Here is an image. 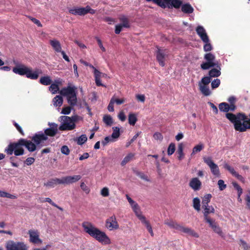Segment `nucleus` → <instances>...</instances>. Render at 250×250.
I'll return each mask as SVG.
<instances>
[{
  "label": "nucleus",
  "instance_id": "nucleus-1",
  "mask_svg": "<svg viewBox=\"0 0 250 250\" xmlns=\"http://www.w3.org/2000/svg\"><path fill=\"white\" fill-rule=\"evenodd\" d=\"M82 227L86 233L101 244L109 245L111 243L110 239L106 234L91 223L84 222L82 224Z\"/></svg>",
  "mask_w": 250,
  "mask_h": 250
},
{
  "label": "nucleus",
  "instance_id": "nucleus-2",
  "mask_svg": "<svg viewBox=\"0 0 250 250\" xmlns=\"http://www.w3.org/2000/svg\"><path fill=\"white\" fill-rule=\"evenodd\" d=\"M226 117L234 125V128L237 131L244 132L250 129V114L246 116L244 114L239 113L235 115L231 113L226 114Z\"/></svg>",
  "mask_w": 250,
  "mask_h": 250
},
{
  "label": "nucleus",
  "instance_id": "nucleus-3",
  "mask_svg": "<svg viewBox=\"0 0 250 250\" xmlns=\"http://www.w3.org/2000/svg\"><path fill=\"white\" fill-rule=\"evenodd\" d=\"M50 127L45 130L44 132H39L35 134L32 137V140L37 145L41 146H46L49 144L48 136H55L58 131V125L54 123H49Z\"/></svg>",
  "mask_w": 250,
  "mask_h": 250
},
{
  "label": "nucleus",
  "instance_id": "nucleus-4",
  "mask_svg": "<svg viewBox=\"0 0 250 250\" xmlns=\"http://www.w3.org/2000/svg\"><path fill=\"white\" fill-rule=\"evenodd\" d=\"M13 72L21 76L25 75L26 78L31 80H37L39 75L42 74V70L39 68L33 69L24 64H19L13 68Z\"/></svg>",
  "mask_w": 250,
  "mask_h": 250
},
{
  "label": "nucleus",
  "instance_id": "nucleus-5",
  "mask_svg": "<svg viewBox=\"0 0 250 250\" xmlns=\"http://www.w3.org/2000/svg\"><path fill=\"white\" fill-rule=\"evenodd\" d=\"M21 142V139L14 143L10 144L5 148V151L8 155H12L13 153L15 156H21L24 154V150L23 148V145Z\"/></svg>",
  "mask_w": 250,
  "mask_h": 250
},
{
  "label": "nucleus",
  "instance_id": "nucleus-6",
  "mask_svg": "<svg viewBox=\"0 0 250 250\" xmlns=\"http://www.w3.org/2000/svg\"><path fill=\"white\" fill-rule=\"evenodd\" d=\"M147 1H152L162 8H170L174 7L175 8H179L182 4L180 0H146Z\"/></svg>",
  "mask_w": 250,
  "mask_h": 250
},
{
  "label": "nucleus",
  "instance_id": "nucleus-7",
  "mask_svg": "<svg viewBox=\"0 0 250 250\" xmlns=\"http://www.w3.org/2000/svg\"><path fill=\"white\" fill-rule=\"evenodd\" d=\"M204 59L206 62L201 64V67L203 70H207L219 64L218 62L215 60V55L211 53L206 54L204 56Z\"/></svg>",
  "mask_w": 250,
  "mask_h": 250
},
{
  "label": "nucleus",
  "instance_id": "nucleus-8",
  "mask_svg": "<svg viewBox=\"0 0 250 250\" xmlns=\"http://www.w3.org/2000/svg\"><path fill=\"white\" fill-rule=\"evenodd\" d=\"M60 118L61 124L59 127L60 130H72L75 128L76 125L70 117L62 116Z\"/></svg>",
  "mask_w": 250,
  "mask_h": 250
},
{
  "label": "nucleus",
  "instance_id": "nucleus-9",
  "mask_svg": "<svg viewBox=\"0 0 250 250\" xmlns=\"http://www.w3.org/2000/svg\"><path fill=\"white\" fill-rule=\"evenodd\" d=\"M204 162L208 166L212 174L216 177L220 176V172L218 166L215 164L210 157H203Z\"/></svg>",
  "mask_w": 250,
  "mask_h": 250
},
{
  "label": "nucleus",
  "instance_id": "nucleus-10",
  "mask_svg": "<svg viewBox=\"0 0 250 250\" xmlns=\"http://www.w3.org/2000/svg\"><path fill=\"white\" fill-rule=\"evenodd\" d=\"M7 250H27L28 247L24 242H15L13 241H9L6 243Z\"/></svg>",
  "mask_w": 250,
  "mask_h": 250
},
{
  "label": "nucleus",
  "instance_id": "nucleus-11",
  "mask_svg": "<svg viewBox=\"0 0 250 250\" xmlns=\"http://www.w3.org/2000/svg\"><path fill=\"white\" fill-rule=\"evenodd\" d=\"M105 227L109 231L115 230L119 229V224L115 215H113L106 220Z\"/></svg>",
  "mask_w": 250,
  "mask_h": 250
},
{
  "label": "nucleus",
  "instance_id": "nucleus-12",
  "mask_svg": "<svg viewBox=\"0 0 250 250\" xmlns=\"http://www.w3.org/2000/svg\"><path fill=\"white\" fill-rule=\"evenodd\" d=\"M29 236V242L34 244H41L42 241L40 238V233L37 229H31L28 231Z\"/></svg>",
  "mask_w": 250,
  "mask_h": 250
},
{
  "label": "nucleus",
  "instance_id": "nucleus-13",
  "mask_svg": "<svg viewBox=\"0 0 250 250\" xmlns=\"http://www.w3.org/2000/svg\"><path fill=\"white\" fill-rule=\"evenodd\" d=\"M32 141V139L31 140H28L25 139H21V142L22 144L30 152L35 151L37 147H41L42 146L40 145H37L35 142H34L33 143Z\"/></svg>",
  "mask_w": 250,
  "mask_h": 250
},
{
  "label": "nucleus",
  "instance_id": "nucleus-14",
  "mask_svg": "<svg viewBox=\"0 0 250 250\" xmlns=\"http://www.w3.org/2000/svg\"><path fill=\"white\" fill-rule=\"evenodd\" d=\"M120 20L121 23L116 25L115 26V32L117 34L120 33L123 28H128L130 26L128 20L125 17H121Z\"/></svg>",
  "mask_w": 250,
  "mask_h": 250
},
{
  "label": "nucleus",
  "instance_id": "nucleus-15",
  "mask_svg": "<svg viewBox=\"0 0 250 250\" xmlns=\"http://www.w3.org/2000/svg\"><path fill=\"white\" fill-rule=\"evenodd\" d=\"M196 32L203 42H208L209 37L207 34L206 29L203 26H197L196 28Z\"/></svg>",
  "mask_w": 250,
  "mask_h": 250
},
{
  "label": "nucleus",
  "instance_id": "nucleus-16",
  "mask_svg": "<svg viewBox=\"0 0 250 250\" xmlns=\"http://www.w3.org/2000/svg\"><path fill=\"white\" fill-rule=\"evenodd\" d=\"M167 52L166 50L158 49L156 53V58L159 64L162 66L165 65V61L166 58L167 56Z\"/></svg>",
  "mask_w": 250,
  "mask_h": 250
},
{
  "label": "nucleus",
  "instance_id": "nucleus-17",
  "mask_svg": "<svg viewBox=\"0 0 250 250\" xmlns=\"http://www.w3.org/2000/svg\"><path fill=\"white\" fill-rule=\"evenodd\" d=\"M189 186L194 190H199L202 186V182L197 177L191 179L189 182Z\"/></svg>",
  "mask_w": 250,
  "mask_h": 250
},
{
  "label": "nucleus",
  "instance_id": "nucleus-18",
  "mask_svg": "<svg viewBox=\"0 0 250 250\" xmlns=\"http://www.w3.org/2000/svg\"><path fill=\"white\" fill-rule=\"evenodd\" d=\"M77 88L75 86H68L66 87H64L60 91V93L66 97L72 95L76 93Z\"/></svg>",
  "mask_w": 250,
  "mask_h": 250
},
{
  "label": "nucleus",
  "instance_id": "nucleus-19",
  "mask_svg": "<svg viewBox=\"0 0 250 250\" xmlns=\"http://www.w3.org/2000/svg\"><path fill=\"white\" fill-rule=\"evenodd\" d=\"M86 11L85 7H74L69 9V12L74 15L84 16Z\"/></svg>",
  "mask_w": 250,
  "mask_h": 250
},
{
  "label": "nucleus",
  "instance_id": "nucleus-20",
  "mask_svg": "<svg viewBox=\"0 0 250 250\" xmlns=\"http://www.w3.org/2000/svg\"><path fill=\"white\" fill-rule=\"evenodd\" d=\"M178 230L181 232L187 233L188 235L193 236L194 237H198L199 236L198 234L191 229L188 227H183L181 225Z\"/></svg>",
  "mask_w": 250,
  "mask_h": 250
},
{
  "label": "nucleus",
  "instance_id": "nucleus-21",
  "mask_svg": "<svg viewBox=\"0 0 250 250\" xmlns=\"http://www.w3.org/2000/svg\"><path fill=\"white\" fill-rule=\"evenodd\" d=\"M49 43L56 52L60 53L62 52V46L59 41L56 39L51 40L49 41Z\"/></svg>",
  "mask_w": 250,
  "mask_h": 250
},
{
  "label": "nucleus",
  "instance_id": "nucleus-22",
  "mask_svg": "<svg viewBox=\"0 0 250 250\" xmlns=\"http://www.w3.org/2000/svg\"><path fill=\"white\" fill-rule=\"evenodd\" d=\"M81 178L79 175L64 177L65 185H69L78 181Z\"/></svg>",
  "mask_w": 250,
  "mask_h": 250
},
{
  "label": "nucleus",
  "instance_id": "nucleus-23",
  "mask_svg": "<svg viewBox=\"0 0 250 250\" xmlns=\"http://www.w3.org/2000/svg\"><path fill=\"white\" fill-rule=\"evenodd\" d=\"M224 167L225 168L228 169L233 176L237 178L238 180L243 182L244 181V178L241 175L239 174L238 173L235 171L234 169L229 166L228 164H225Z\"/></svg>",
  "mask_w": 250,
  "mask_h": 250
},
{
  "label": "nucleus",
  "instance_id": "nucleus-24",
  "mask_svg": "<svg viewBox=\"0 0 250 250\" xmlns=\"http://www.w3.org/2000/svg\"><path fill=\"white\" fill-rule=\"evenodd\" d=\"M136 216L140 220H144L146 218L145 216L142 214V212L140 208L138 205L136 206L135 207L132 208Z\"/></svg>",
  "mask_w": 250,
  "mask_h": 250
},
{
  "label": "nucleus",
  "instance_id": "nucleus-25",
  "mask_svg": "<svg viewBox=\"0 0 250 250\" xmlns=\"http://www.w3.org/2000/svg\"><path fill=\"white\" fill-rule=\"evenodd\" d=\"M203 208L204 209V217H206L208 216L210 213H214L215 209L212 206H208V205L203 206Z\"/></svg>",
  "mask_w": 250,
  "mask_h": 250
},
{
  "label": "nucleus",
  "instance_id": "nucleus-26",
  "mask_svg": "<svg viewBox=\"0 0 250 250\" xmlns=\"http://www.w3.org/2000/svg\"><path fill=\"white\" fill-rule=\"evenodd\" d=\"M217 68H213L209 71V75L210 77H217L221 75V68L219 64L216 66Z\"/></svg>",
  "mask_w": 250,
  "mask_h": 250
},
{
  "label": "nucleus",
  "instance_id": "nucleus-27",
  "mask_svg": "<svg viewBox=\"0 0 250 250\" xmlns=\"http://www.w3.org/2000/svg\"><path fill=\"white\" fill-rule=\"evenodd\" d=\"M68 103L71 106H74L76 105L77 103V98L76 92L72 95L66 97Z\"/></svg>",
  "mask_w": 250,
  "mask_h": 250
},
{
  "label": "nucleus",
  "instance_id": "nucleus-28",
  "mask_svg": "<svg viewBox=\"0 0 250 250\" xmlns=\"http://www.w3.org/2000/svg\"><path fill=\"white\" fill-rule=\"evenodd\" d=\"M199 89L201 93L205 96H208L210 95L211 91L208 85H199Z\"/></svg>",
  "mask_w": 250,
  "mask_h": 250
},
{
  "label": "nucleus",
  "instance_id": "nucleus-29",
  "mask_svg": "<svg viewBox=\"0 0 250 250\" xmlns=\"http://www.w3.org/2000/svg\"><path fill=\"white\" fill-rule=\"evenodd\" d=\"M181 9L182 12L187 14H190L193 12V7L188 3L182 5Z\"/></svg>",
  "mask_w": 250,
  "mask_h": 250
},
{
  "label": "nucleus",
  "instance_id": "nucleus-30",
  "mask_svg": "<svg viewBox=\"0 0 250 250\" xmlns=\"http://www.w3.org/2000/svg\"><path fill=\"white\" fill-rule=\"evenodd\" d=\"M63 99L62 96L57 95L53 99V105L55 106L60 107L62 104Z\"/></svg>",
  "mask_w": 250,
  "mask_h": 250
},
{
  "label": "nucleus",
  "instance_id": "nucleus-31",
  "mask_svg": "<svg viewBox=\"0 0 250 250\" xmlns=\"http://www.w3.org/2000/svg\"><path fill=\"white\" fill-rule=\"evenodd\" d=\"M40 83L43 85H48L51 83L52 80L50 76H46L40 78Z\"/></svg>",
  "mask_w": 250,
  "mask_h": 250
},
{
  "label": "nucleus",
  "instance_id": "nucleus-32",
  "mask_svg": "<svg viewBox=\"0 0 250 250\" xmlns=\"http://www.w3.org/2000/svg\"><path fill=\"white\" fill-rule=\"evenodd\" d=\"M165 224L167 225L170 228L175 229L177 230H178L179 227L180 226V224L177 223L175 222L170 220L166 221L165 222Z\"/></svg>",
  "mask_w": 250,
  "mask_h": 250
},
{
  "label": "nucleus",
  "instance_id": "nucleus-33",
  "mask_svg": "<svg viewBox=\"0 0 250 250\" xmlns=\"http://www.w3.org/2000/svg\"><path fill=\"white\" fill-rule=\"evenodd\" d=\"M113 133L111 134V137L115 141L120 137V128L117 126H114L112 127Z\"/></svg>",
  "mask_w": 250,
  "mask_h": 250
},
{
  "label": "nucleus",
  "instance_id": "nucleus-34",
  "mask_svg": "<svg viewBox=\"0 0 250 250\" xmlns=\"http://www.w3.org/2000/svg\"><path fill=\"white\" fill-rule=\"evenodd\" d=\"M200 200L199 198L195 197L193 199V207L195 210H196L198 211L200 210Z\"/></svg>",
  "mask_w": 250,
  "mask_h": 250
},
{
  "label": "nucleus",
  "instance_id": "nucleus-35",
  "mask_svg": "<svg viewBox=\"0 0 250 250\" xmlns=\"http://www.w3.org/2000/svg\"><path fill=\"white\" fill-rule=\"evenodd\" d=\"M134 154L132 153H128L123 160V161L121 162V165L122 166H125L126 165L127 163L130 162L134 157Z\"/></svg>",
  "mask_w": 250,
  "mask_h": 250
},
{
  "label": "nucleus",
  "instance_id": "nucleus-36",
  "mask_svg": "<svg viewBox=\"0 0 250 250\" xmlns=\"http://www.w3.org/2000/svg\"><path fill=\"white\" fill-rule=\"evenodd\" d=\"M0 197H5L11 199H15L17 198V197L14 195L11 194L9 193H8L5 191L0 190Z\"/></svg>",
  "mask_w": 250,
  "mask_h": 250
},
{
  "label": "nucleus",
  "instance_id": "nucleus-37",
  "mask_svg": "<svg viewBox=\"0 0 250 250\" xmlns=\"http://www.w3.org/2000/svg\"><path fill=\"white\" fill-rule=\"evenodd\" d=\"M229 105L227 103H221L219 104V110L224 112L227 113L229 111Z\"/></svg>",
  "mask_w": 250,
  "mask_h": 250
},
{
  "label": "nucleus",
  "instance_id": "nucleus-38",
  "mask_svg": "<svg viewBox=\"0 0 250 250\" xmlns=\"http://www.w3.org/2000/svg\"><path fill=\"white\" fill-rule=\"evenodd\" d=\"M137 116L134 113H129L128 115V123L132 125H134L137 122Z\"/></svg>",
  "mask_w": 250,
  "mask_h": 250
},
{
  "label": "nucleus",
  "instance_id": "nucleus-39",
  "mask_svg": "<svg viewBox=\"0 0 250 250\" xmlns=\"http://www.w3.org/2000/svg\"><path fill=\"white\" fill-rule=\"evenodd\" d=\"M141 221L144 225H145V226L146 227V229H147L148 232L150 233L151 235L152 236H153L154 234H153L152 227H151V225H150L149 222L146 220V218H145L144 219V220H142Z\"/></svg>",
  "mask_w": 250,
  "mask_h": 250
},
{
  "label": "nucleus",
  "instance_id": "nucleus-40",
  "mask_svg": "<svg viewBox=\"0 0 250 250\" xmlns=\"http://www.w3.org/2000/svg\"><path fill=\"white\" fill-rule=\"evenodd\" d=\"M212 196L210 194H207L204 196L202 199V206L208 205L210 201Z\"/></svg>",
  "mask_w": 250,
  "mask_h": 250
},
{
  "label": "nucleus",
  "instance_id": "nucleus-41",
  "mask_svg": "<svg viewBox=\"0 0 250 250\" xmlns=\"http://www.w3.org/2000/svg\"><path fill=\"white\" fill-rule=\"evenodd\" d=\"M177 153L179 155L178 159L181 160L183 159L184 154L183 153V145L182 143L179 144L177 150Z\"/></svg>",
  "mask_w": 250,
  "mask_h": 250
},
{
  "label": "nucleus",
  "instance_id": "nucleus-42",
  "mask_svg": "<svg viewBox=\"0 0 250 250\" xmlns=\"http://www.w3.org/2000/svg\"><path fill=\"white\" fill-rule=\"evenodd\" d=\"M103 121L104 123L108 126L111 125L113 123L112 117L108 115L104 116Z\"/></svg>",
  "mask_w": 250,
  "mask_h": 250
},
{
  "label": "nucleus",
  "instance_id": "nucleus-43",
  "mask_svg": "<svg viewBox=\"0 0 250 250\" xmlns=\"http://www.w3.org/2000/svg\"><path fill=\"white\" fill-rule=\"evenodd\" d=\"M204 148V145L202 143H199L195 146L192 149L191 155H193L198 152L201 151Z\"/></svg>",
  "mask_w": 250,
  "mask_h": 250
},
{
  "label": "nucleus",
  "instance_id": "nucleus-44",
  "mask_svg": "<svg viewBox=\"0 0 250 250\" xmlns=\"http://www.w3.org/2000/svg\"><path fill=\"white\" fill-rule=\"evenodd\" d=\"M87 138L85 134H83L77 139V143L79 145H83L86 142Z\"/></svg>",
  "mask_w": 250,
  "mask_h": 250
},
{
  "label": "nucleus",
  "instance_id": "nucleus-45",
  "mask_svg": "<svg viewBox=\"0 0 250 250\" xmlns=\"http://www.w3.org/2000/svg\"><path fill=\"white\" fill-rule=\"evenodd\" d=\"M204 43V45L203 46V49L204 51L205 52H208L212 50L213 47L210 42L209 39H208V42H203Z\"/></svg>",
  "mask_w": 250,
  "mask_h": 250
},
{
  "label": "nucleus",
  "instance_id": "nucleus-46",
  "mask_svg": "<svg viewBox=\"0 0 250 250\" xmlns=\"http://www.w3.org/2000/svg\"><path fill=\"white\" fill-rule=\"evenodd\" d=\"M210 77L209 76H206L203 77L201 81L199 82V85H208V84L210 82Z\"/></svg>",
  "mask_w": 250,
  "mask_h": 250
},
{
  "label": "nucleus",
  "instance_id": "nucleus-47",
  "mask_svg": "<svg viewBox=\"0 0 250 250\" xmlns=\"http://www.w3.org/2000/svg\"><path fill=\"white\" fill-rule=\"evenodd\" d=\"M175 151V145L171 143L169 144L167 148V153L168 155L170 156L173 154Z\"/></svg>",
  "mask_w": 250,
  "mask_h": 250
},
{
  "label": "nucleus",
  "instance_id": "nucleus-48",
  "mask_svg": "<svg viewBox=\"0 0 250 250\" xmlns=\"http://www.w3.org/2000/svg\"><path fill=\"white\" fill-rule=\"evenodd\" d=\"M49 90L53 94H54L58 92L59 87L57 84L53 83L49 87Z\"/></svg>",
  "mask_w": 250,
  "mask_h": 250
},
{
  "label": "nucleus",
  "instance_id": "nucleus-49",
  "mask_svg": "<svg viewBox=\"0 0 250 250\" xmlns=\"http://www.w3.org/2000/svg\"><path fill=\"white\" fill-rule=\"evenodd\" d=\"M92 68L94 69V74L95 76V79L96 78H101V77H104L105 75L104 74H102L98 70L96 69L93 66L90 65Z\"/></svg>",
  "mask_w": 250,
  "mask_h": 250
},
{
  "label": "nucleus",
  "instance_id": "nucleus-50",
  "mask_svg": "<svg viewBox=\"0 0 250 250\" xmlns=\"http://www.w3.org/2000/svg\"><path fill=\"white\" fill-rule=\"evenodd\" d=\"M100 193L103 197H108L109 195V189L107 187H104L101 190Z\"/></svg>",
  "mask_w": 250,
  "mask_h": 250
},
{
  "label": "nucleus",
  "instance_id": "nucleus-51",
  "mask_svg": "<svg viewBox=\"0 0 250 250\" xmlns=\"http://www.w3.org/2000/svg\"><path fill=\"white\" fill-rule=\"evenodd\" d=\"M115 140L112 138L111 136H106L104 138V140L102 141V144L105 146L110 142H115Z\"/></svg>",
  "mask_w": 250,
  "mask_h": 250
},
{
  "label": "nucleus",
  "instance_id": "nucleus-52",
  "mask_svg": "<svg viewBox=\"0 0 250 250\" xmlns=\"http://www.w3.org/2000/svg\"><path fill=\"white\" fill-rule=\"evenodd\" d=\"M42 202H47L49 203H50L51 205L53 206L56 207L57 208H59L61 210H62V208L60 207H59L57 204H56L54 202H53L52 200L49 198H46L44 199V200L42 201Z\"/></svg>",
  "mask_w": 250,
  "mask_h": 250
},
{
  "label": "nucleus",
  "instance_id": "nucleus-53",
  "mask_svg": "<svg viewBox=\"0 0 250 250\" xmlns=\"http://www.w3.org/2000/svg\"><path fill=\"white\" fill-rule=\"evenodd\" d=\"M125 196L132 208L135 207L137 205H138L135 201L132 199L127 194H126Z\"/></svg>",
  "mask_w": 250,
  "mask_h": 250
},
{
  "label": "nucleus",
  "instance_id": "nucleus-54",
  "mask_svg": "<svg viewBox=\"0 0 250 250\" xmlns=\"http://www.w3.org/2000/svg\"><path fill=\"white\" fill-rule=\"evenodd\" d=\"M61 151L62 153L65 155H68L70 153V150L68 147L66 146H63L61 148Z\"/></svg>",
  "mask_w": 250,
  "mask_h": 250
},
{
  "label": "nucleus",
  "instance_id": "nucleus-55",
  "mask_svg": "<svg viewBox=\"0 0 250 250\" xmlns=\"http://www.w3.org/2000/svg\"><path fill=\"white\" fill-rule=\"evenodd\" d=\"M55 181L54 179H51L44 183V185L48 188H54L56 185Z\"/></svg>",
  "mask_w": 250,
  "mask_h": 250
},
{
  "label": "nucleus",
  "instance_id": "nucleus-56",
  "mask_svg": "<svg viewBox=\"0 0 250 250\" xmlns=\"http://www.w3.org/2000/svg\"><path fill=\"white\" fill-rule=\"evenodd\" d=\"M218 186L220 190H223L227 188V185L225 184L223 180H219L218 181Z\"/></svg>",
  "mask_w": 250,
  "mask_h": 250
},
{
  "label": "nucleus",
  "instance_id": "nucleus-57",
  "mask_svg": "<svg viewBox=\"0 0 250 250\" xmlns=\"http://www.w3.org/2000/svg\"><path fill=\"white\" fill-rule=\"evenodd\" d=\"M95 39L96 40L100 48V49L102 50L103 52H105L106 49L103 46L102 42L101 40L98 37H95Z\"/></svg>",
  "mask_w": 250,
  "mask_h": 250
},
{
  "label": "nucleus",
  "instance_id": "nucleus-58",
  "mask_svg": "<svg viewBox=\"0 0 250 250\" xmlns=\"http://www.w3.org/2000/svg\"><path fill=\"white\" fill-rule=\"evenodd\" d=\"M220 84V81L219 79H215L211 82V87L212 89L218 87Z\"/></svg>",
  "mask_w": 250,
  "mask_h": 250
},
{
  "label": "nucleus",
  "instance_id": "nucleus-59",
  "mask_svg": "<svg viewBox=\"0 0 250 250\" xmlns=\"http://www.w3.org/2000/svg\"><path fill=\"white\" fill-rule=\"evenodd\" d=\"M205 220L209 224V226L211 228L212 226L216 224L215 220L211 219L208 216L204 217Z\"/></svg>",
  "mask_w": 250,
  "mask_h": 250
},
{
  "label": "nucleus",
  "instance_id": "nucleus-60",
  "mask_svg": "<svg viewBox=\"0 0 250 250\" xmlns=\"http://www.w3.org/2000/svg\"><path fill=\"white\" fill-rule=\"evenodd\" d=\"M205 220L209 224V226L211 228L212 226L216 224L215 220L211 219L208 216L204 217Z\"/></svg>",
  "mask_w": 250,
  "mask_h": 250
},
{
  "label": "nucleus",
  "instance_id": "nucleus-61",
  "mask_svg": "<svg viewBox=\"0 0 250 250\" xmlns=\"http://www.w3.org/2000/svg\"><path fill=\"white\" fill-rule=\"evenodd\" d=\"M71 110V108L70 106L64 107L62 108L61 113L64 115L69 114Z\"/></svg>",
  "mask_w": 250,
  "mask_h": 250
},
{
  "label": "nucleus",
  "instance_id": "nucleus-62",
  "mask_svg": "<svg viewBox=\"0 0 250 250\" xmlns=\"http://www.w3.org/2000/svg\"><path fill=\"white\" fill-rule=\"evenodd\" d=\"M80 187H81V188H82V189L83 191H84L87 194V193H88L89 192L90 189L88 188V187L86 186V185L84 184V183L82 182L81 184Z\"/></svg>",
  "mask_w": 250,
  "mask_h": 250
},
{
  "label": "nucleus",
  "instance_id": "nucleus-63",
  "mask_svg": "<svg viewBox=\"0 0 250 250\" xmlns=\"http://www.w3.org/2000/svg\"><path fill=\"white\" fill-rule=\"evenodd\" d=\"M153 137L155 140L162 141L163 137L161 133L159 132H156L153 135Z\"/></svg>",
  "mask_w": 250,
  "mask_h": 250
},
{
  "label": "nucleus",
  "instance_id": "nucleus-64",
  "mask_svg": "<svg viewBox=\"0 0 250 250\" xmlns=\"http://www.w3.org/2000/svg\"><path fill=\"white\" fill-rule=\"evenodd\" d=\"M118 117L120 120L122 122H124L126 119V116L125 115L124 112L123 111H121L119 112Z\"/></svg>",
  "mask_w": 250,
  "mask_h": 250
}]
</instances>
